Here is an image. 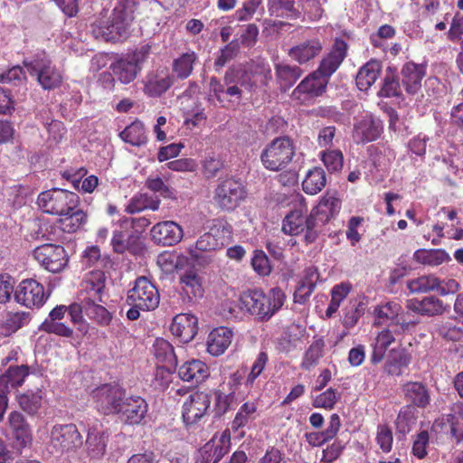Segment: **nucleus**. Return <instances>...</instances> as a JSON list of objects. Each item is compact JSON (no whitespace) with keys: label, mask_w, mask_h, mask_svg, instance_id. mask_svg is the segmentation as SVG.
<instances>
[{"label":"nucleus","mask_w":463,"mask_h":463,"mask_svg":"<svg viewBox=\"0 0 463 463\" xmlns=\"http://www.w3.org/2000/svg\"><path fill=\"white\" fill-rule=\"evenodd\" d=\"M232 228L224 220H213L209 232L203 234L188 248L192 260L199 266H206L213 261L208 252L222 249L230 242Z\"/></svg>","instance_id":"f257e3e1"},{"label":"nucleus","mask_w":463,"mask_h":463,"mask_svg":"<svg viewBox=\"0 0 463 463\" xmlns=\"http://www.w3.org/2000/svg\"><path fill=\"white\" fill-rule=\"evenodd\" d=\"M285 295L279 288L268 294L253 289L243 292L239 298L240 308L261 321L269 320L284 304Z\"/></svg>","instance_id":"f03ea898"},{"label":"nucleus","mask_w":463,"mask_h":463,"mask_svg":"<svg viewBox=\"0 0 463 463\" xmlns=\"http://www.w3.org/2000/svg\"><path fill=\"white\" fill-rule=\"evenodd\" d=\"M270 80L271 70L263 61L231 67L223 78L224 85L239 83L241 87L250 91L255 90L259 85H267Z\"/></svg>","instance_id":"7ed1b4c3"},{"label":"nucleus","mask_w":463,"mask_h":463,"mask_svg":"<svg viewBox=\"0 0 463 463\" xmlns=\"http://www.w3.org/2000/svg\"><path fill=\"white\" fill-rule=\"evenodd\" d=\"M295 151V145L288 137H276L262 150L260 161L266 169L280 171L292 161Z\"/></svg>","instance_id":"20e7f679"},{"label":"nucleus","mask_w":463,"mask_h":463,"mask_svg":"<svg viewBox=\"0 0 463 463\" xmlns=\"http://www.w3.org/2000/svg\"><path fill=\"white\" fill-rule=\"evenodd\" d=\"M37 203L44 213L61 216L79 206L80 197L73 192L53 188L42 192L38 195Z\"/></svg>","instance_id":"39448f33"},{"label":"nucleus","mask_w":463,"mask_h":463,"mask_svg":"<svg viewBox=\"0 0 463 463\" xmlns=\"http://www.w3.org/2000/svg\"><path fill=\"white\" fill-rule=\"evenodd\" d=\"M24 65L44 90L58 88L62 81L61 71L52 64L44 52L36 54L32 60H24Z\"/></svg>","instance_id":"423d86ee"},{"label":"nucleus","mask_w":463,"mask_h":463,"mask_svg":"<svg viewBox=\"0 0 463 463\" xmlns=\"http://www.w3.org/2000/svg\"><path fill=\"white\" fill-rule=\"evenodd\" d=\"M300 197V208L291 210L283 219L281 231L290 236H297L304 232L305 240L307 242H312L317 236V232L315 229L313 222V217L310 215H304V212H307V205L305 203V198L302 195Z\"/></svg>","instance_id":"0eeeda50"},{"label":"nucleus","mask_w":463,"mask_h":463,"mask_svg":"<svg viewBox=\"0 0 463 463\" xmlns=\"http://www.w3.org/2000/svg\"><path fill=\"white\" fill-rule=\"evenodd\" d=\"M82 436L74 424L54 425L50 433L49 447L52 453L63 454L80 448Z\"/></svg>","instance_id":"6e6552de"},{"label":"nucleus","mask_w":463,"mask_h":463,"mask_svg":"<svg viewBox=\"0 0 463 463\" xmlns=\"http://www.w3.org/2000/svg\"><path fill=\"white\" fill-rule=\"evenodd\" d=\"M128 305H135L142 311L156 309L160 302V295L156 285L146 277H139L127 296Z\"/></svg>","instance_id":"1a4fd4ad"},{"label":"nucleus","mask_w":463,"mask_h":463,"mask_svg":"<svg viewBox=\"0 0 463 463\" xmlns=\"http://www.w3.org/2000/svg\"><path fill=\"white\" fill-rule=\"evenodd\" d=\"M242 184L233 178L221 180L214 190L213 201L222 211H233L246 198Z\"/></svg>","instance_id":"9d476101"},{"label":"nucleus","mask_w":463,"mask_h":463,"mask_svg":"<svg viewBox=\"0 0 463 463\" xmlns=\"http://www.w3.org/2000/svg\"><path fill=\"white\" fill-rule=\"evenodd\" d=\"M98 410L103 414H118L126 398L123 388L115 384H103L92 392Z\"/></svg>","instance_id":"9b49d317"},{"label":"nucleus","mask_w":463,"mask_h":463,"mask_svg":"<svg viewBox=\"0 0 463 463\" xmlns=\"http://www.w3.org/2000/svg\"><path fill=\"white\" fill-rule=\"evenodd\" d=\"M49 296L44 287L33 279L22 280L14 291L15 301L27 308L42 307Z\"/></svg>","instance_id":"f8f14e48"},{"label":"nucleus","mask_w":463,"mask_h":463,"mask_svg":"<svg viewBox=\"0 0 463 463\" xmlns=\"http://www.w3.org/2000/svg\"><path fill=\"white\" fill-rule=\"evenodd\" d=\"M33 257L46 270L57 273L61 271L68 263V256L61 245L46 243L33 250Z\"/></svg>","instance_id":"ddd939ff"},{"label":"nucleus","mask_w":463,"mask_h":463,"mask_svg":"<svg viewBox=\"0 0 463 463\" xmlns=\"http://www.w3.org/2000/svg\"><path fill=\"white\" fill-rule=\"evenodd\" d=\"M328 80L317 71L307 76L292 91V99L299 104H309L321 96L326 89Z\"/></svg>","instance_id":"4468645a"},{"label":"nucleus","mask_w":463,"mask_h":463,"mask_svg":"<svg viewBox=\"0 0 463 463\" xmlns=\"http://www.w3.org/2000/svg\"><path fill=\"white\" fill-rule=\"evenodd\" d=\"M129 27L114 14L108 20H99L91 24V33L96 39L105 42H118L128 37Z\"/></svg>","instance_id":"2eb2a0df"},{"label":"nucleus","mask_w":463,"mask_h":463,"mask_svg":"<svg viewBox=\"0 0 463 463\" xmlns=\"http://www.w3.org/2000/svg\"><path fill=\"white\" fill-rule=\"evenodd\" d=\"M211 395L204 392L191 393L183 405V419L186 425L195 424L204 418L210 409Z\"/></svg>","instance_id":"dca6fc26"},{"label":"nucleus","mask_w":463,"mask_h":463,"mask_svg":"<svg viewBox=\"0 0 463 463\" xmlns=\"http://www.w3.org/2000/svg\"><path fill=\"white\" fill-rule=\"evenodd\" d=\"M373 314L375 316V325L382 326L391 321L393 325L400 326L401 332L407 331L416 324V322L407 321L404 318L402 307L396 301H388L378 305L375 307Z\"/></svg>","instance_id":"f3484780"},{"label":"nucleus","mask_w":463,"mask_h":463,"mask_svg":"<svg viewBox=\"0 0 463 463\" xmlns=\"http://www.w3.org/2000/svg\"><path fill=\"white\" fill-rule=\"evenodd\" d=\"M382 132L381 120L364 112L354 125L353 138L358 144H365L376 140Z\"/></svg>","instance_id":"a211bd4d"},{"label":"nucleus","mask_w":463,"mask_h":463,"mask_svg":"<svg viewBox=\"0 0 463 463\" xmlns=\"http://www.w3.org/2000/svg\"><path fill=\"white\" fill-rule=\"evenodd\" d=\"M148 405L145 399L137 395L126 397L118 412V419L125 424L141 423L147 413Z\"/></svg>","instance_id":"6ab92c4d"},{"label":"nucleus","mask_w":463,"mask_h":463,"mask_svg":"<svg viewBox=\"0 0 463 463\" xmlns=\"http://www.w3.org/2000/svg\"><path fill=\"white\" fill-rule=\"evenodd\" d=\"M155 243L162 246H173L181 241L184 232L182 227L173 221H164L155 224L150 231Z\"/></svg>","instance_id":"aec40b11"},{"label":"nucleus","mask_w":463,"mask_h":463,"mask_svg":"<svg viewBox=\"0 0 463 463\" xmlns=\"http://www.w3.org/2000/svg\"><path fill=\"white\" fill-rule=\"evenodd\" d=\"M406 308L413 313L425 316H441L449 310V306L435 296L424 297L422 299L411 298L406 303Z\"/></svg>","instance_id":"412c9836"},{"label":"nucleus","mask_w":463,"mask_h":463,"mask_svg":"<svg viewBox=\"0 0 463 463\" xmlns=\"http://www.w3.org/2000/svg\"><path fill=\"white\" fill-rule=\"evenodd\" d=\"M347 53V44L341 39H335L330 52L322 59L317 72L325 76L326 79L336 71Z\"/></svg>","instance_id":"4be33fe9"},{"label":"nucleus","mask_w":463,"mask_h":463,"mask_svg":"<svg viewBox=\"0 0 463 463\" xmlns=\"http://www.w3.org/2000/svg\"><path fill=\"white\" fill-rule=\"evenodd\" d=\"M109 432L101 423L96 421L90 428L86 439V449L90 458H100L106 452Z\"/></svg>","instance_id":"5701e85b"},{"label":"nucleus","mask_w":463,"mask_h":463,"mask_svg":"<svg viewBox=\"0 0 463 463\" xmlns=\"http://www.w3.org/2000/svg\"><path fill=\"white\" fill-rule=\"evenodd\" d=\"M179 285L182 293L190 302L203 297V278L194 269L184 271L179 277Z\"/></svg>","instance_id":"b1692460"},{"label":"nucleus","mask_w":463,"mask_h":463,"mask_svg":"<svg viewBox=\"0 0 463 463\" xmlns=\"http://www.w3.org/2000/svg\"><path fill=\"white\" fill-rule=\"evenodd\" d=\"M174 79L166 69L150 71L144 80V92L149 97H158L173 85Z\"/></svg>","instance_id":"393cba45"},{"label":"nucleus","mask_w":463,"mask_h":463,"mask_svg":"<svg viewBox=\"0 0 463 463\" xmlns=\"http://www.w3.org/2000/svg\"><path fill=\"white\" fill-rule=\"evenodd\" d=\"M340 201L334 195L326 194L323 196L318 204L309 213L313 217L315 229L317 226L326 223L340 210Z\"/></svg>","instance_id":"a878e982"},{"label":"nucleus","mask_w":463,"mask_h":463,"mask_svg":"<svg viewBox=\"0 0 463 463\" xmlns=\"http://www.w3.org/2000/svg\"><path fill=\"white\" fill-rule=\"evenodd\" d=\"M173 335L180 337L183 342H190L197 335L198 319L192 314L176 315L171 324Z\"/></svg>","instance_id":"bb28decb"},{"label":"nucleus","mask_w":463,"mask_h":463,"mask_svg":"<svg viewBox=\"0 0 463 463\" xmlns=\"http://www.w3.org/2000/svg\"><path fill=\"white\" fill-rule=\"evenodd\" d=\"M402 85L409 94H416L421 88V81L426 74L423 64L406 62L402 69Z\"/></svg>","instance_id":"cd10ccee"},{"label":"nucleus","mask_w":463,"mask_h":463,"mask_svg":"<svg viewBox=\"0 0 463 463\" xmlns=\"http://www.w3.org/2000/svg\"><path fill=\"white\" fill-rule=\"evenodd\" d=\"M323 44L318 39H311L302 42L288 50V55L292 60L304 64L317 57L322 51Z\"/></svg>","instance_id":"c85d7f7f"},{"label":"nucleus","mask_w":463,"mask_h":463,"mask_svg":"<svg viewBox=\"0 0 463 463\" xmlns=\"http://www.w3.org/2000/svg\"><path fill=\"white\" fill-rule=\"evenodd\" d=\"M233 337L232 331L225 326L214 328L208 336L207 351L213 356L222 354L230 346Z\"/></svg>","instance_id":"c756f323"},{"label":"nucleus","mask_w":463,"mask_h":463,"mask_svg":"<svg viewBox=\"0 0 463 463\" xmlns=\"http://www.w3.org/2000/svg\"><path fill=\"white\" fill-rule=\"evenodd\" d=\"M404 397L408 402L418 408H426L430 402L427 387L419 382H408L402 386Z\"/></svg>","instance_id":"7c9ffc66"},{"label":"nucleus","mask_w":463,"mask_h":463,"mask_svg":"<svg viewBox=\"0 0 463 463\" xmlns=\"http://www.w3.org/2000/svg\"><path fill=\"white\" fill-rule=\"evenodd\" d=\"M8 425L14 438L20 446L25 447L31 442V430L22 413L15 411L10 412L8 415Z\"/></svg>","instance_id":"2f4dec72"},{"label":"nucleus","mask_w":463,"mask_h":463,"mask_svg":"<svg viewBox=\"0 0 463 463\" xmlns=\"http://www.w3.org/2000/svg\"><path fill=\"white\" fill-rule=\"evenodd\" d=\"M179 377L184 382L199 383L209 376L207 365L200 360H191L178 369Z\"/></svg>","instance_id":"473e14b6"},{"label":"nucleus","mask_w":463,"mask_h":463,"mask_svg":"<svg viewBox=\"0 0 463 463\" xmlns=\"http://www.w3.org/2000/svg\"><path fill=\"white\" fill-rule=\"evenodd\" d=\"M109 69L114 78L123 84L132 82L140 72L137 66L134 62H131V60L128 59L127 56L112 62Z\"/></svg>","instance_id":"72a5a7b5"},{"label":"nucleus","mask_w":463,"mask_h":463,"mask_svg":"<svg viewBox=\"0 0 463 463\" xmlns=\"http://www.w3.org/2000/svg\"><path fill=\"white\" fill-rule=\"evenodd\" d=\"M382 71L381 62L371 60L362 66L356 75V85L360 90L366 91L378 79Z\"/></svg>","instance_id":"f704fd0d"},{"label":"nucleus","mask_w":463,"mask_h":463,"mask_svg":"<svg viewBox=\"0 0 463 463\" xmlns=\"http://www.w3.org/2000/svg\"><path fill=\"white\" fill-rule=\"evenodd\" d=\"M96 298H85V315L99 326L110 325L113 314L99 304Z\"/></svg>","instance_id":"c9c22d12"},{"label":"nucleus","mask_w":463,"mask_h":463,"mask_svg":"<svg viewBox=\"0 0 463 463\" xmlns=\"http://www.w3.org/2000/svg\"><path fill=\"white\" fill-rule=\"evenodd\" d=\"M275 73L280 88L286 91L301 77L303 71L297 65L277 63Z\"/></svg>","instance_id":"e433bc0d"},{"label":"nucleus","mask_w":463,"mask_h":463,"mask_svg":"<svg viewBox=\"0 0 463 463\" xmlns=\"http://www.w3.org/2000/svg\"><path fill=\"white\" fill-rule=\"evenodd\" d=\"M225 442V437L222 436L219 443L214 441L206 443L200 450V458L197 459V463H218L228 452Z\"/></svg>","instance_id":"4c0bfd02"},{"label":"nucleus","mask_w":463,"mask_h":463,"mask_svg":"<svg viewBox=\"0 0 463 463\" xmlns=\"http://www.w3.org/2000/svg\"><path fill=\"white\" fill-rule=\"evenodd\" d=\"M267 8L270 16L285 19H297L299 11L295 8L294 0H268Z\"/></svg>","instance_id":"58836bf2"},{"label":"nucleus","mask_w":463,"mask_h":463,"mask_svg":"<svg viewBox=\"0 0 463 463\" xmlns=\"http://www.w3.org/2000/svg\"><path fill=\"white\" fill-rule=\"evenodd\" d=\"M325 345V341L322 338L315 339L303 354L301 369L310 371L318 365L324 355Z\"/></svg>","instance_id":"ea45409f"},{"label":"nucleus","mask_w":463,"mask_h":463,"mask_svg":"<svg viewBox=\"0 0 463 463\" xmlns=\"http://www.w3.org/2000/svg\"><path fill=\"white\" fill-rule=\"evenodd\" d=\"M159 205L160 200L158 197L147 194H137L129 200L125 212L134 214L146 209L156 211Z\"/></svg>","instance_id":"a19ab883"},{"label":"nucleus","mask_w":463,"mask_h":463,"mask_svg":"<svg viewBox=\"0 0 463 463\" xmlns=\"http://www.w3.org/2000/svg\"><path fill=\"white\" fill-rule=\"evenodd\" d=\"M326 184L325 171L320 167L310 169L302 182L303 191L310 195H315L322 191Z\"/></svg>","instance_id":"79ce46f5"},{"label":"nucleus","mask_w":463,"mask_h":463,"mask_svg":"<svg viewBox=\"0 0 463 463\" xmlns=\"http://www.w3.org/2000/svg\"><path fill=\"white\" fill-rule=\"evenodd\" d=\"M153 354L157 363L163 364L164 366L174 367L176 365V356L168 341L156 338L153 345Z\"/></svg>","instance_id":"37998d69"},{"label":"nucleus","mask_w":463,"mask_h":463,"mask_svg":"<svg viewBox=\"0 0 463 463\" xmlns=\"http://www.w3.org/2000/svg\"><path fill=\"white\" fill-rule=\"evenodd\" d=\"M411 362V357L404 349H392L384 364V371L390 375H400L402 369Z\"/></svg>","instance_id":"c03bdc74"},{"label":"nucleus","mask_w":463,"mask_h":463,"mask_svg":"<svg viewBox=\"0 0 463 463\" xmlns=\"http://www.w3.org/2000/svg\"><path fill=\"white\" fill-rule=\"evenodd\" d=\"M394 341L395 336L390 329H383L379 332L373 345L371 362L373 364L380 363L383 359L385 352Z\"/></svg>","instance_id":"a18cd8bd"},{"label":"nucleus","mask_w":463,"mask_h":463,"mask_svg":"<svg viewBox=\"0 0 463 463\" xmlns=\"http://www.w3.org/2000/svg\"><path fill=\"white\" fill-rule=\"evenodd\" d=\"M121 139L135 146H140L146 143L147 137L144 125L141 121H134L120 132Z\"/></svg>","instance_id":"49530a36"},{"label":"nucleus","mask_w":463,"mask_h":463,"mask_svg":"<svg viewBox=\"0 0 463 463\" xmlns=\"http://www.w3.org/2000/svg\"><path fill=\"white\" fill-rule=\"evenodd\" d=\"M439 285V279L433 274L422 275L407 281V288L412 294L435 291Z\"/></svg>","instance_id":"de8ad7c7"},{"label":"nucleus","mask_w":463,"mask_h":463,"mask_svg":"<svg viewBox=\"0 0 463 463\" xmlns=\"http://www.w3.org/2000/svg\"><path fill=\"white\" fill-rule=\"evenodd\" d=\"M413 258L420 264L432 267L439 266L449 259L447 252L440 249H420L414 252Z\"/></svg>","instance_id":"09e8293b"},{"label":"nucleus","mask_w":463,"mask_h":463,"mask_svg":"<svg viewBox=\"0 0 463 463\" xmlns=\"http://www.w3.org/2000/svg\"><path fill=\"white\" fill-rule=\"evenodd\" d=\"M196 61L197 55L194 52L183 53L173 61L174 73L178 79H187L192 74Z\"/></svg>","instance_id":"8fccbe9b"},{"label":"nucleus","mask_w":463,"mask_h":463,"mask_svg":"<svg viewBox=\"0 0 463 463\" xmlns=\"http://www.w3.org/2000/svg\"><path fill=\"white\" fill-rule=\"evenodd\" d=\"M87 222V214L79 206L67 214L61 216L60 223L61 229L65 232H74L78 231Z\"/></svg>","instance_id":"3c124183"},{"label":"nucleus","mask_w":463,"mask_h":463,"mask_svg":"<svg viewBox=\"0 0 463 463\" xmlns=\"http://www.w3.org/2000/svg\"><path fill=\"white\" fill-rule=\"evenodd\" d=\"M306 334V329L298 325L290 326L279 340V349L282 352L288 353L295 349L298 342L302 341Z\"/></svg>","instance_id":"603ef678"},{"label":"nucleus","mask_w":463,"mask_h":463,"mask_svg":"<svg viewBox=\"0 0 463 463\" xmlns=\"http://www.w3.org/2000/svg\"><path fill=\"white\" fill-rule=\"evenodd\" d=\"M257 411V405L253 402H247L243 403L237 411L231 428L232 430L237 431L241 428L247 426L249 423L255 420V413Z\"/></svg>","instance_id":"864d4df0"},{"label":"nucleus","mask_w":463,"mask_h":463,"mask_svg":"<svg viewBox=\"0 0 463 463\" xmlns=\"http://www.w3.org/2000/svg\"><path fill=\"white\" fill-rule=\"evenodd\" d=\"M105 288V276L101 271L92 272L84 280V290L87 293L85 298H96L99 302L101 299V293Z\"/></svg>","instance_id":"5fc2aeb1"},{"label":"nucleus","mask_w":463,"mask_h":463,"mask_svg":"<svg viewBox=\"0 0 463 463\" xmlns=\"http://www.w3.org/2000/svg\"><path fill=\"white\" fill-rule=\"evenodd\" d=\"M138 0H118L112 13L116 17H119V19L130 26L135 19V14L138 11Z\"/></svg>","instance_id":"6e6d98bb"},{"label":"nucleus","mask_w":463,"mask_h":463,"mask_svg":"<svg viewBox=\"0 0 463 463\" xmlns=\"http://www.w3.org/2000/svg\"><path fill=\"white\" fill-rule=\"evenodd\" d=\"M86 174L87 171L84 168H80L75 175H71L70 173L66 172L63 174V176L67 179H71L76 189H81L85 193H92L97 187L99 180L97 176L90 175L80 182V178Z\"/></svg>","instance_id":"4d7b16f0"},{"label":"nucleus","mask_w":463,"mask_h":463,"mask_svg":"<svg viewBox=\"0 0 463 463\" xmlns=\"http://www.w3.org/2000/svg\"><path fill=\"white\" fill-rule=\"evenodd\" d=\"M351 285L347 282H343L335 285L331 290V301L326 309V316L331 317L337 311L343 300L347 297L351 291Z\"/></svg>","instance_id":"13d9d810"},{"label":"nucleus","mask_w":463,"mask_h":463,"mask_svg":"<svg viewBox=\"0 0 463 463\" xmlns=\"http://www.w3.org/2000/svg\"><path fill=\"white\" fill-rule=\"evenodd\" d=\"M364 303L357 301L350 302L349 306L345 308L343 318L344 326L347 329L353 328L364 316Z\"/></svg>","instance_id":"bf43d9fd"},{"label":"nucleus","mask_w":463,"mask_h":463,"mask_svg":"<svg viewBox=\"0 0 463 463\" xmlns=\"http://www.w3.org/2000/svg\"><path fill=\"white\" fill-rule=\"evenodd\" d=\"M184 260V257L175 252H164L158 256L157 264L165 272H172L179 269Z\"/></svg>","instance_id":"052dcab7"},{"label":"nucleus","mask_w":463,"mask_h":463,"mask_svg":"<svg viewBox=\"0 0 463 463\" xmlns=\"http://www.w3.org/2000/svg\"><path fill=\"white\" fill-rule=\"evenodd\" d=\"M41 392L24 393L19 396L20 407L28 414H35L42 405Z\"/></svg>","instance_id":"680f3d73"},{"label":"nucleus","mask_w":463,"mask_h":463,"mask_svg":"<svg viewBox=\"0 0 463 463\" xmlns=\"http://www.w3.org/2000/svg\"><path fill=\"white\" fill-rule=\"evenodd\" d=\"M321 159L326 169L331 173L338 172L343 167L344 156L340 150L323 152Z\"/></svg>","instance_id":"e2e57ef3"},{"label":"nucleus","mask_w":463,"mask_h":463,"mask_svg":"<svg viewBox=\"0 0 463 463\" xmlns=\"http://www.w3.org/2000/svg\"><path fill=\"white\" fill-rule=\"evenodd\" d=\"M339 398L340 394H338L333 388H329L326 392L316 396L313 400L312 405L315 408L331 410L334 408Z\"/></svg>","instance_id":"0e129e2a"},{"label":"nucleus","mask_w":463,"mask_h":463,"mask_svg":"<svg viewBox=\"0 0 463 463\" xmlns=\"http://www.w3.org/2000/svg\"><path fill=\"white\" fill-rule=\"evenodd\" d=\"M214 411L219 417L226 413L231 409V406L234 402L233 393H225L221 390L214 391Z\"/></svg>","instance_id":"69168bd1"},{"label":"nucleus","mask_w":463,"mask_h":463,"mask_svg":"<svg viewBox=\"0 0 463 463\" xmlns=\"http://www.w3.org/2000/svg\"><path fill=\"white\" fill-rule=\"evenodd\" d=\"M393 442L392 431L386 425H379L376 432V443L383 452L389 453L392 450Z\"/></svg>","instance_id":"338daca9"},{"label":"nucleus","mask_w":463,"mask_h":463,"mask_svg":"<svg viewBox=\"0 0 463 463\" xmlns=\"http://www.w3.org/2000/svg\"><path fill=\"white\" fill-rule=\"evenodd\" d=\"M458 410L449 415L450 432L458 442L463 439V407L458 406Z\"/></svg>","instance_id":"774afa93"}]
</instances>
